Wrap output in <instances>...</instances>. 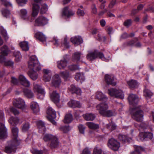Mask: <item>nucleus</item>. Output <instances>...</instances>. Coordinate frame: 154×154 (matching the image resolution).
<instances>
[{"mask_svg":"<svg viewBox=\"0 0 154 154\" xmlns=\"http://www.w3.org/2000/svg\"><path fill=\"white\" fill-rule=\"evenodd\" d=\"M95 97L96 99L103 102L96 106L97 109L99 110L101 115L104 116L110 117L116 115V113L115 111L107 110L108 106L106 103L108 98L101 92H97Z\"/></svg>","mask_w":154,"mask_h":154,"instance_id":"nucleus-1","label":"nucleus"},{"mask_svg":"<svg viewBox=\"0 0 154 154\" xmlns=\"http://www.w3.org/2000/svg\"><path fill=\"white\" fill-rule=\"evenodd\" d=\"M1 55L0 56V63H4L5 66H13L14 62L11 60H8L5 61V56H7L8 52L9 51V49L6 45H4L1 48Z\"/></svg>","mask_w":154,"mask_h":154,"instance_id":"nucleus-2","label":"nucleus"},{"mask_svg":"<svg viewBox=\"0 0 154 154\" xmlns=\"http://www.w3.org/2000/svg\"><path fill=\"white\" fill-rule=\"evenodd\" d=\"M42 139L45 142L51 141L50 146L51 148H56L59 145L58 139L56 135L46 134L43 135Z\"/></svg>","mask_w":154,"mask_h":154,"instance_id":"nucleus-3","label":"nucleus"},{"mask_svg":"<svg viewBox=\"0 0 154 154\" xmlns=\"http://www.w3.org/2000/svg\"><path fill=\"white\" fill-rule=\"evenodd\" d=\"M28 67L31 70H35L37 71L41 69L40 63L37 57L32 56L29 57L28 62Z\"/></svg>","mask_w":154,"mask_h":154,"instance_id":"nucleus-4","label":"nucleus"},{"mask_svg":"<svg viewBox=\"0 0 154 154\" xmlns=\"http://www.w3.org/2000/svg\"><path fill=\"white\" fill-rule=\"evenodd\" d=\"M132 118L138 122H141L143 119V112L136 107H134L131 112Z\"/></svg>","mask_w":154,"mask_h":154,"instance_id":"nucleus-5","label":"nucleus"},{"mask_svg":"<svg viewBox=\"0 0 154 154\" xmlns=\"http://www.w3.org/2000/svg\"><path fill=\"white\" fill-rule=\"evenodd\" d=\"M97 57L105 61H107L108 60L104 57L102 53L99 51L97 50H94V51L89 53L87 56V59L90 60H92Z\"/></svg>","mask_w":154,"mask_h":154,"instance_id":"nucleus-6","label":"nucleus"},{"mask_svg":"<svg viewBox=\"0 0 154 154\" xmlns=\"http://www.w3.org/2000/svg\"><path fill=\"white\" fill-rule=\"evenodd\" d=\"M20 143L19 141L11 140L8 142V145L6 146L5 151L7 153H14L16 151V147Z\"/></svg>","mask_w":154,"mask_h":154,"instance_id":"nucleus-7","label":"nucleus"},{"mask_svg":"<svg viewBox=\"0 0 154 154\" xmlns=\"http://www.w3.org/2000/svg\"><path fill=\"white\" fill-rule=\"evenodd\" d=\"M108 94L111 96L123 99L124 95L122 91L121 90H117L113 88H110L108 90Z\"/></svg>","mask_w":154,"mask_h":154,"instance_id":"nucleus-8","label":"nucleus"},{"mask_svg":"<svg viewBox=\"0 0 154 154\" xmlns=\"http://www.w3.org/2000/svg\"><path fill=\"white\" fill-rule=\"evenodd\" d=\"M48 20L43 16L38 17L35 20L34 25L35 26H43L48 23Z\"/></svg>","mask_w":154,"mask_h":154,"instance_id":"nucleus-9","label":"nucleus"},{"mask_svg":"<svg viewBox=\"0 0 154 154\" xmlns=\"http://www.w3.org/2000/svg\"><path fill=\"white\" fill-rule=\"evenodd\" d=\"M13 103L15 106L23 110H24L26 108L25 102L22 98L17 99L13 101Z\"/></svg>","mask_w":154,"mask_h":154,"instance_id":"nucleus-10","label":"nucleus"},{"mask_svg":"<svg viewBox=\"0 0 154 154\" xmlns=\"http://www.w3.org/2000/svg\"><path fill=\"white\" fill-rule=\"evenodd\" d=\"M47 113L49 115L48 119L54 125H55L56 122L54 120L56 118L55 111L51 107H48L47 111Z\"/></svg>","mask_w":154,"mask_h":154,"instance_id":"nucleus-11","label":"nucleus"},{"mask_svg":"<svg viewBox=\"0 0 154 154\" xmlns=\"http://www.w3.org/2000/svg\"><path fill=\"white\" fill-rule=\"evenodd\" d=\"M120 144L117 140L112 138L110 139L108 143V147L116 151L120 147Z\"/></svg>","mask_w":154,"mask_h":154,"instance_id":"nucleus-12","label":"nucleus"},{"mask_svg":"<svg viewBox=\"0 0 154 154\" xmlns=\"http://www.w3.org/2000/svg\"><path fill=\"white\" fill-rule=\"evenodd\" d=\"M32 13L33 17L36 16L38 14L40 6L41 5L40 0H34L32 2Z\"/></svg>","mask_w":154,"mask_h":154,"instance_id":"nucleus-13","label":"nucleus"},{"mask_svg":"<svg viewBox=\"0 0 154 154\" xmlns=\"http://www.w3.org/2000/svg\"><path fill=\"white\" fill-rule=\"evenodd\" d=\"M34 90L37 93V97L41 99H43L45 94L44 90L41 86L37 84L34 85Z\"/></svg>","mask_w":154,"mask_h":154,"instance_id":"nucleus-14","label":"nucleus"},{"mask_svg":"<svg viewBox=\"0 0 154 154\" xmlns=\"http://www.w3.org/2000/svg\"><path fill=\"white\" fill-rule=\"evenodd\" d=\"M75 14V12L69 10V8L68 7H65L62 11V16L63 17L66 18H69Z\"/></svg>","mask_w":154,"mask_h":154,"instance_id":"nucleus-15","label":"nucleus"},{"mask_svg":"<svg viewBox=\"0 0 154 154\" xmlns=\"http://www.w3.org/2000/svg\"><path fill=\"white\" fill-rule=\"evenodd\" d=\"M128 98L130 104L133 106L137 104L139 100V99L137 96L136 94H130Z\"/></svg>","mask_w":154,"mask_h":154,"instance_id":"nucleus-16","label":"nucleus"},{"mask_svg":"<svg viewBox=\"0 0 154 154\" xmlns=\"http://www.w3.org/2000/svg\"><path fill=\"white\" fill-rule=\"evenodd\" d=\"M61 79L58 74L54 75L52 78L51 84L55 87H58L61 83Z\"/></svg>","mask_w":154,"mask_h":154,"instance_id":"nucleus-17","label":"nucleus"},{"mask_svg":"<svg viewBox=\"0 0 154 154\" xmlns=\"http://www.w3.org/2000/svg\"><path fill=\"white\" fill-rule=\"evenodd\" d=\"M43 80L45 82L49 81L51 79L52 73L51 71L48 69L43 70Z\"/></svg>","mask_w":154,"mask_h":154,"instance_id":"nucleus-18","label":"nucleus"},{"mask_svg":"<svg viewBox=\"0 0 154 154\" xmlns=\"http://www.w3.org/2000/svg\"><path fill=\"white\" fill-rule=\"evenodd\" d=\"M105 81L108 85H111L114 86L116 85V82L114 81L115 77L113 75L106 74L105 77Z\"/></svg>","mask_w":154,"mask_h":154,"instance_id":"nucleus-19","label":"nucleus"},{"mask_svg":"<svg viewBox=\"0 0 154 154\" xmlns=\"http://www.w3.org/2000/svg\"><path fill=\"white\" fill-rule=\"evenodd\" d=\"M7 129L4 125L0 122V139H5L7 137Z\"/></svg>","mask_w":154,"mask_h":154,"instance_id":"nucleus-20","label":"nucleus"},{"mask_svg":"<svg viewBox=\"0 0 154 154\" xmlns=\"http://www.w3.org/2000/svg\"><path fill=\"white\" fill-rule=\"evenodd\" d=\"M30 108L33 112L37 113L40 110L39 106L38 104L36 102L32 101L30 104Z\"/></svg>","mask_w":154,"mask_h":154,"instance_id":"nucleus-21","label":"nucleus"},{"mask_svg":"<svg viewBox=\"0 0 154 154\" xmlns=\"http://www.w3.org/2000/svg\"><path fill=\"white\" fill-rule=\"evenodd\" d=\"M19 79L21 85L27 87L29 86L30 82L24 75H20L19 77Z\"/></svg>","mask_w":154,"mask_h":154,"instance_id":"nucleus-22","label":"nucleus"},{"mask_svg":"<svg viewBox=\"0 0 154 154\" xmlns=\"http://www.w3.org/2000/svg\"><path fill=\"white\" fill-rule=\"evenodd\" d=\"M51 100L55 103L59 102L60 96L59 94L56 91H54L50 96Z\"/></svg>","mask_w":154,"mask_h":154,"instance_id":"nucleus-23","label":"nucleus"},{"mask_svg":"<svg viewBox=\"0 0 154 154\" xmlns=\"http://www.w3.org/2000/svg\"><path fill=\"white\" fill-rule=\"evenodd\" d=\"M57 67L60 69H64L67 65V61L65 59L58 61L57 62Z\"/></svg>","mask_w":154,"mask_h":154,"instance_id":"nucleus-24","label":"nucleus"},{"mask_svg":"<svg viewBox=\"0 0 154 154\" xmlns=\"http://www.w3.org/2000/svg\"><path fill=\"white\" fill-rule=\"evenodd\" d=\"M69 89L72 94L75 93L78 95H81V89L79 88H76L74 85H71Z\"/></svg>","mask_w":154,"mask_h":154,"instance_id":"nucleus-25","label":"nucleus"},{"mask_svg":"<svg viewBox=\"0 0 154 154\" xmlns=\"http://www.w3.org/2000/svg\"><path fill=\"white\" fill-rule=\"evenodd\" d=\"M71 41L73 44L78 45L82 43L83 41L81 37L79 36H75L71 38Z\"/></svg>","mask_w":154,"mask_h":154,"instance_id":"nucleus-26","label":"nucleus"},{"mask_svg":"<svg viewBox=\"0 0 154 154\" xmlns=\"http://www.w3.org/2000/svg\"><path fill=\"white\" fill-rule=\"evenodd\" d=\"M68 104L69 106L73 108L81 107V104L79 102L74 100H71L68 103Z\"/></svg>","mask_w":154,"mask_h":154,"instance_id":"nucleus-27","label":"nucleus"},{"mask_svg":"<svg viewBox=\"0 0 154 154\" xmlns=\"http://www.w3.org/2000/svg\"><path fill=\"white\" fill-rule=\"evenodd\" d=\"M35 37L41 42H43L46 40V37L43 33L40 32H38L35 35Z\"/></svg>","mask_w":154,"mask_h":154,"instance_id":"nucleus-28","label":"nucleus"},{"mask_svg":"<svg viewBox=\"0 0 154 154\" xmlns=\"http://www.w3.org/2000/svg\"><path fill=\"white\" fill-rule=\"evenodd\" d=\"M11 131L13 134L12 140L19 141L17 139L18 133V128L17 127H13L11 128Z\"/></svg>","mask_w":154,"mask_h":154,"instance_id":"nucleus-29","label":"nucleus"},{"mask_svg":"<svg viewBox=\"0 0 154 154\" xmlns=\"http://www.w3.org/2000/svg\"><path fill=\"white\" fill-rule=\"evenodd\" d=\"M28 74L30 78L33 80H36L38 78V74L34 70L29 71Z\"/></svg>","mask_w":154,"mask_h":154,"instance_id":"nucleus-30","label":"nucleus"},{"mask_svg":"<svg viewBox=\"0 0 154 154\" xmlns=\"http://www.w3.org/2000/svg\"><path fill=\"white\" fill-rule=\"evenodd\" d=\"M24 95L29 98H31L34 97V94L31 90L25 88L23 91Z\"/></svg>","mask_w":154,"mask_h":154,"instance_id":"nucleus-31","label":"nucleus"},{"mask_svg":"<svg viewBox=\"0 0 154 154\" xmlns=\"http://www.w3.org/2000/svg\"><path fill=\"white\" fill-rule=\"evenodd\" d=\"M37 124L41 133L44 132L45 131L46 128L43 122L41 121H38L37 122Z\"/></svg>","mask_w":154,"mask_h":154,"instance_id":"nucleus-32","label":"nucleus"},{"mask_svg":"<svg viewBox=\"0 0 154 154\" xmlns=\"http://www.w3.org/2000/svg\"><path fill=\"white\" fill-rule=\"evenodd\" d=\"M83 116L85 119L87 121H93L95 118L94 114L91 113H86Z\"/></svg>","mask_w":154,"mask_h":154,"instance_id":"nucleus-33","label":"nucleus"},{"mask_svg":"<svg viewBox=\"0 0 154 154\" xmlns=\"http://www.w3.org/2000/svg\"><path fill=\"white\" fill-rule=\"evenodd\" d=\"M75 79L77 81H84L85 80L84 74L82 73H77L75 75Z\"/></svg>","mask_w":154,"mask_h":154,"instance_id":"nucleus-34","label":"nucleus"},{"mask_svg":"<svg viewBox=\"0 0 154 154\" xmlns=\"http://www.w3.org/2000/svg\"><path fill=\"white\" fill-rule=\"evenodd\" d=\"M19 119L18 118L11 117L9 120V122L10 124L13 126H14L17 125L19 122Z\"/></svg>","mask_w":154,"mask_h":154,"instance_id":"nucleus-35","label":"nucleus"},{"mask_svg":"<svg viewBox=\"0 0 154 154\" xmlns=\"http://www.w3.org/2000/svg\"><path fill=\"white\" fill-rule=\"evenodd\" d=\"M72 120V115L70 114H68L66 115L63 122L65 123H69L71 122Z\"/></svg>","mask_w":154,"mask_h":154,"instance_id":"nucleus-36","label":"nucleus"},{"mask_svg":"<svg viewBox=\"0 0 154 154\" xmlns=\"http://www.w3.org/2000/svg\"><path fill=\"white\" fill-rule=\"evenodd\" d=\"M86 125L88 126L89 128L91 129H96L98 128H99L98 125L94 124L92 122H87Z\"/></svg>","mask_w":154,"mask_h":154,"instance_id":"nucleus-37","label":"nucleus"},{"mask_svg":"<svg viewBox=\"0 0 154 154\" xmlns=\"http://www.w3.org/2000/svg\"><path fill=\"white\" fill-rule=\"evenodd\" d=\"M30 151L33 154H43L44 152H47V150L45 148L43 149V150H39L35 149H32Z\"/></svg>","mask_w":154,"mask_h":154,"instance_id":"nucleus-38","label":"nucleus"},{"mask_svg":"<svg viewBox=\"0 0 154 154\" xmlns=\"http://www.w3.org/2000/svg\"><path fill=\"white\" fill-rule=\"evenodd\" d=\"M128 84L130 88H137L138 86V83L136 81L131 80V81L128 82Z\"/></svg>","mask_w":154,"mask_h":154,"instance_id":"nucleus-39","label":"nucleus"},{"mask_svg":"<svg viewBox=\"0 0 154 154\" xmlns=\"http://www.w3.org/2000/svg\"><path fill=\"white\" fill-rule=\"evenodd\" d=\"M60 75L65 80H66L69 77V72L67 71L61 72L60 73Z\"/></svg>","mask_w":154,"mask_h":154,"instance_id":"nucleus-40","label":"nucleus"},{"mask_svg":"<svg viewBox=\"0 0 154 154\" xmlns=\"http://www.w3.org/2000/svg\"><path fill=\"white\" fill-rule=\"evenodd\" d=\"M82 55V54L80 52H76L74 53L72 56V58L74 60L78 61L80 59Z\"/></svg>","mask_w":154,"mask_h":154,"instance_id":"nucleus-41","label":"nucleus"},{"mask_svg":"<svg viewBox=\"0 0 154 154\" xmlns=\"http://www.w3.org/2000/svg\"><path fill=\"white\" fill-rule=\"evenodd\" d=\"M20 46L23 50L27 51L29 49L28 43L26 42H21L20 44Z\"/></svg>","mask_w":154,"mask_h":154,"instance_id":"nucleus-42","label":"nucleus"},{"mask_svg":"<svg viewBox=\"0 0 154 154\" xmlns=\"http://www.w3.org/2000/svg\"><path fill=\"white\" fill-rule=\"evenodd\" d=\"M143 149L140 146H137L134 150L131 153V154H141V152L143 151Z\"/></svg>","mask_w":154,"mask_h":154,"instance_id":"nucleus-43","label":"nucleus"},{"mask_svg":"<svg viewBox=\"0 0 154 154\" xmlns=\"http://www.w3.org/2000/svg\"><path fill=\"white\" fill-rule=\"evenodd\" d=\"M14 55L15 56V60L17 62L20 61L21 58L20 53L18 51H15L14 52Z\"/></svg>","mask_w":154,"mask_h":154,"instance_id":"nucleus-44","label":"nucleus"},{"mask_svg":"<svg viewBox=\"0 0 154 154\" xmlns=\"http://www.w3.org/2000/svg\"><path fill=\"white\" fill-rule=\"evenodd\" d=\"M0 31L5 39H7L8 38L6 30L2 26L0 27Z\"/></svg>","mask_w":154,"mask_h":154,"instance_id":"nucleus-45","label":"nucleus"},{"mask_svg":"<svg viewBox=\"0 0 154 154\" xmlns=\"http://www.w3.org/2000/svg\"><path fill=\"white\" fill-rule=\"evenodd\" d=\"M1 11L3 16L6 18L9 17L10 14V11L7 9H3L1 10Z\"/></svg>","mask_w":154,"mask_h":154,"instance_id":"nucleus-46","label":"nucleus"},{"mask_svg":"<svg viewBox=\"0 0 154 154\" xmlns=\"http://www.w3.org/2000/svg\"><path fill=\"white\" fill-rule=\"evenodd\" d=\"M135 126L137 128L139 127V128L138 129L139 130H140L141 129L144 130L145 129L148 128V126L147 125V124L144 122L141 123L140 125L137 126L135 124Z\"/></svg>","mask_w":154,"mask_h":154,"instance_id":"nucleus-47","label":"nucleus"},{"mask_svg":"<svg viewBox=\"0 0 154 154\" xmlns=\"http://www.w3.org/2000/svg\"><path fill=\"white\" fill-rule=\"evenodd\" d=\"M106 127L108 129L112 131L116 129V126L112 123H110L106 125Z\"/></svg>","mask_w":154,"mask_h":154,"instance_id":"nucleus-48","label":"nucleus"},{"mask_svg":"<svg viewBox=\"0 0 154 154\" xmlns=\"http://www.w3.org/2000/svg\"><path fill=\"white\" fill-rule=\"evenodd\" d=\"M118 138L123 142H125L128 141V138L127 135H125L120 134L118 136Z\"/></svg>","mask_w":154,"mask_h":154,"instance_id":"nucleus-49","label":"nucleus"},{"mask_svg":"<svg viewBox=\"0 0 154 154\" xmlns=\"http://www.w3.org/2000/svg\"><path fill=\"white\" fill-rule=\"evenodd\" d=\"M42 7L41 9L40 13L41 14L45 13L48 10L47 5L45 4L41 5Z\"/></svg>","mask_w":154,"mask_h":154,"instance_id":"nucleus-50","label":"nucleus"},{"mask_svg":"<svg viewBox=\"0 0 154 154\" xmlns=\"http://www.w3.org/2000/svg\"><path fill=\"white\" fill-rule=\"evenodd\" d=\"M143 95L146 97H150L152 95V93L149 90L145 89L143 91Z\"/></svg>","mask_w":154,"mask_h":154,"instance_id":"nucleus-51","label":"nucleus"},{"mask_svg":"<svg viewBox=\"0 0 154 154\" xmlns=\"http://www.w3.org/2000/svg\"><path fill=\"white\" fill-rule=\"evenodd\" d=\"M58 129L65 133L67 132L69 130V127L67 126H61Z\"/></svg>","mask_w":154,"mask_h":154,"instance_id":"nucleus-52","label":"nucleus"},{"mask_svg":"<svg viewBox=\"0 0 154 154\" xmlns=\"http://www.w3.org/2000/svg\"><path fill=\"white\" fill-rule=\"evenodd\" d=\"M29 128V125L28 122L26 123L23 125L22 127V130L25 132L27 131Z\"/></svg>","mask_w":154,"mask_h":154,"instance_id":"nucleus-53","label":"nucleus"},{"mask_svg":"<svg viewBox=\"0 0 154 154\" xmlns=\"http://www.w3.org/2000/svg\"><path fill=\"white\" fill-rule=\"evenodd\" d=\"M102 152V150L98 147L96 146L94 149L93 154H101Z\"/></svg>","mask_w":154,"mask_h":154,"instance_id":"nucleus-54","label":"nucleus"},{"mask_svg":"<svg viewBox=\"0 0 154 154\" xmlns=\"http://www.w3.org/2000/svg\"><path fill=\"white\" fill-rule=\"evenodd\" d=\"M20 13L21 17L22 18L25 19V17H26L27 14V11L26 10L24 9H22L20 11Z\"/></svg>","mask_w":154,"mask_h":154,"instance_id":"nucleus-55","label":"nucleus"},{"mask_svg":"<svg viewBox=\"0 0 154 154\" xmlns=\"http://www.w3.org/2000/svg\"><path fill=\"white\" fill-rule=\"evenodd\" d=\"M132 23V20L131 19H128L124 22L123 25L125 26L128 27L131 25Z\"/></svg>","mask_w":154,"mask_h":154,"instance_id":"nucleus-56","label":"nucleus"},{"mask_svg":"<svg viewBox=\"0 0 154 154\" xmlns=\"http://www.w3.org/2000/svg\"><path fill=\"white\" fill-rule=\"evenodd\" d=\"M69 69L73 71L79 69V68L77 65H72L69 66Z\"/></svg>","mask_w":154,"mask_h":154,"instance_id":"nucleus-57","label":"nucleus"},{"mask_svg":"<svg viewBox=\"0 0 154 154\" xmlns=\"http://www.w3.org/2000/svg\"><path fill=\"white\" fill-rule=\"evenodd\" d=\"M62 46H64L66 48H69V43L67 41V39L66 38H64Z\"/></svg>","mask_w":154,"mask_h":154,"instance_id":"nucleus-58","label":"nucleus"},{"mask_svg":"<svg viewBox=\"0 0 154 154\" xmlns=\"http://www.w3.org/2000/svg\"><path fill=\"white\" fill-rule=\"evenodd\" d=\"M78 127L80 133L82 134H84V130L85 129V127L84 126L82 125H80Z\"/></svg>","mask_w":154,"mask_h":154,"instance_id":"nucleus-59","label":"nucleus"},{"mask_svg":"<svg viewBox=\"0 0 154 154\" xmlns=\"http://www.w3.org/2000/svg\"><path fill=\"white\" fill-rule=\"evenodd\" d=\"M139 137L141 141H143L146 138L145 136V132H140L139 134Z\"/></svg>","mask_w":154,"mask_h":154,"instance_id":"nucleus-60","label":"nucleus"},{"mask_svg":"<svg viewBox=\"0 0 154 154\" xmlns=\"http://www.w3.org/2000/svg\"><path fill=\"white\" fill-rule=\"evenodd\" d=\"M10 110L14 115H17L19 114V111L15 108L12 107L11 108Z\"/></svg>","mask_w":154,"mask_h":154,"instance_id":"nucleus-61","label":"nucleus"},{"mask_svg":"<svg viewBox=\"0 0 154 154\" xmlns=\"http://www.w3.org/2000/svg\"><path fill=\"white\" fill-rule=\"evenodd\" d=\"M11 83L14 85H18L19 83V80L14 77H13L11 78Z\"/></svg>","mask_w":154,"mask_h":154,"instance_id":"nucleus-62","label":"nucleus"},{"mask_svg":"<svg viewBox=\"0 0 154 154\" xmlns=\"http://www.w3.org/2000/svg\"><path fill=\"white\" fill-rule=\"evenodd\" d=\"M16 1L19 5L21 6L26 4L27 2V0H16Z\"/></svg>","mask_w":154,"mask_h":154,"instance_id":"nucleus-63","label":"nucleus"},{"mask_svg":"<svg viewBox=\"0 0 154 154\" xmlns=\"http://www.w3.org/2000/svg\"><path fill=\"white\" fill-rule=\"evenodd\" d=\"M116 0H112L108 5L109 8L110 9L112 8L116 4Z\"/></svg>","mask_w":154,"mask_h":154,"instance_id":"nucleus-64","label":"nucleus"}]
</instances>
